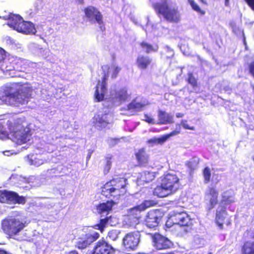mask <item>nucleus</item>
<instances>
[{
	"label": "nucleus",
	"mask_w": 254,
	"mask_h": 254,
	"mask_svg": "<svg viewBox=\"0 0 254 254\" xmlns=\"http://www.w3.org/2000/svg\"><path fill=\"white\" fill-rule=\"evenodd\" d=\"M33 88L28 82H12L4 86L0 93V100L8 105L27 104L32 98Z\"/></svg>",
	"instance_id": "obj_1"
},
{
	"label": "nucleus",
	"mask_w": 254,
	"mask_h": 254,
	"mask_svg": "<svg viewBox=\"0 0 254 254\" xmlns=\"http://www.w3.org/2000/svg\"><path fill=\"white\" fill-rule=\"evenodd\" d=\"M127 182L124 178H114L108 181L102 187L101 193L111 200L100 203L97 209L99 212H109L115 204L113 200H118L127 192Z\"/></svg>",
	"instance_id": "obj_2"
},
{
	"label": "nucleus",
	"mask_w": 254,
	"mask_h": 254,
	"mask_svg": "<svg viewBox=\"0 0 254 254\" xmlns=\"http://www.w3.org/2000/svg\"><path fill=\"white\" fill-rule=\"evenodd\" d=\"M4 121L0 122V138H5L9 134L11 139L17 145L26 143L30 140L32 135L31 130L22 125L20 119H11L6 122L8 131L4 128Z\"/></svg>",
	"instance_id": "obj_3"
},
{
	"label": "nucleus",
	"mask_w": 254,
	"mask_h": 254,
	"mask_svg": "<svg viewBox=\"0 0 254 254\" xmlns=\"http://www.w3.org/2000/svg\"><path fill=\"white\" fill-rule=\"evenodd\" d=\"M181 187L179 177L175 174L168 173L164 175L160 185L153 190L154 195L158 197H167L177 192Z\"/></svg>",
	"instance_id": "obj_4"
},
{
	"label": "nucleus",
	"mask_w": 254,
	"mask_h": 254,
	"mask_svg": "<svg viewBox=\"0 0 254 254\" xmlns=\"http://www.w3.org/2000/svg\"><path fill=\"white\" fill-rule=\"evenodd\" d=\"M157 15L169 23H177L181 20V14L177 7L171 6L167 0L153 4Z\"/></svg>",
	"instance_id": "obj_5"
},
{
	"label": "nucleus",
	"mask_w": 254,
	"mask_h": 254,
	"mask_svg": "<svg viewBox=\"0 0 254 254\" xmlns=\"http://www.w3.org/2000/svg\"><path fill=\"white\" fill-rule=\"evenodd\" d=\"M26 226V221L18 218L5 219L1 222L2 229L10 237L18 235Z\"/></svg>",
	"instance_id": "obj_6"
},
{
	"label": "nucleus",
	"mask_w": 254,
	"mask_h": 254,
	"mask_svg": "<svg viewBox=\"0 0 254 254\" xmlns=\"http://www.w3.org/2000/svg\"><path fill=\"white\" fill-rule=\"evenodd\" d=\"M168 228L174 225H178L182 227H190L193 225L192 219L186 212H173L170 215L166 222Z\"/></svg>",
	"instance_id": "obj_7"
},
{
	"label": "nucleus",
	"mask_w": 254,
	"mask_h": 254,
	"mask_svg": "<svg viewBox=\"0 0 254 254\" xmlns=\"http://www.w3.org/2000/svg\"><path fill=\"white\" fill-rule=\"evenodd\" d=\"M103 77L101 81L99 80L95 87L94 98L97 102H101L104 99L107 91V80L110 72V67L108 65L102 66Z\"/></svg>",
	"instance_id": "obj_8"
},
{
	"label": "nucleus",
	"mask_w": 254,
	"mask_h": 254,
	"mask_svg": "<svg viewBox=\"0 0 254 254\" xmlns=\"http://www.w3.org/2000/svg\"><path fill=\"white\" fill-rule=\"evenodd\" d=\"M156 204L154 201L145 200L140 204L137 205L128 210V217L130 223L134 225L139 223L141 218V212L146 209L154 206Z\"/></svg>",
	"instance_id": "obj_9"
},
{
	"label": "nucleus",
	"mask_w": 254,
	"mask_h": 254,
	"mask_svg": "<svg viewBox=\"0 0 254 254\" xmlns=\"http://www.w3.org/2000/svg\"><path fill=\"white\" fill-rule=\"evenodd\" d=\"M0 202L9 204H24L26 202V199L24 196L19 195L15 191L6 190H0Z\"/></svg>",
	"instance_id": "obj_10"
},
{
	"label": "nucleus",
	"mask_w": 254,
	"mask_h": 254,
	"mask_svg": "<svg viewBox=\"0 0 254 254\" xmlns=\"http://www.w3.org/2000/svg\"><path fill=\"white\" fill-rule=\"evenodd\" d=\"M99 234L95 231H90L78 238L76 243L75 247L78 249H85L92 243L96 241L99 238Z\"/></svg>",
	"instance_id": "obj_11"
},
{
	"label": "nucleus",
	"mask_w": 254,
	"mask_h": 254,
	"mask_svg": "<svg viewBox=\"0 0 254 254\" xmlns=\"http://www.w3.org/2000/svg\"><path fill=\"white\" fill-rule=\"evenodd\" d=\"M115 249L104 239L96 243L90 254H115Z\"/></svg>",
	"instance_id": "obj_12"
},
{
	"label": "nucleus",
	"mask_w": 254,
	"mask_h": 254,
	"mask_svg": "<svg viewBox=\"0 0 254 254\" xmlns=\"http://www.w3.org/2000/svg\"><path fill=\"white\" fill-rule=\"evenodd\" d=\"M227 216L228 213L225 206H220V208L216 210L215 223L220 229L223 228L224 224H226L227 226L231 224L230 218L227 217Z\"/></svg>",
	"instance_id": "obj_13"
},
{
	"label": "nucleus",
	"mask_w": 254,
	"mask_h": 254,
	"mask_svg": "<svg viewBox=\"0 0 254 254\" xmlns=\"http://www.w3.org/2000/svg\"><path fill=\"white\" fill-rule=\"evenodd\" d=\"M139 241L138 235L135 232L127 234L123 240L125 248L130 250H135L138 246Z\"/></svg>",
	"instance_id": "obj_14"
},
{
	"label": "nucleus",
	"mask_w": 254,
	"mask_h": 254,
	"mask_svg": "<svg viewBox=\"0 0 254 254\" xmlns=\"http://www.w3.org/2000/svg\"><path fill=\"white\" fill-rule=\"evenodd\" d=\"M152 239L153 245L157 250L167 249L170 247V241L159 233L152 235Z\"/></svg>",
	"instance_id": "obj_15"
},
{
	"label": "nucleus",
	"mask_w": 254,
	"mask_h": 254,
	"mask_svg": "<svg viewBox=\"0 0 254 254\" xmlns=\"http://www.w3.org/2000/svg\"><path fill=\"white\" fill-rule=\"evenodd\" d=\"M137 67L141 70L151 68L154 64L153 60L150 57L145 55H138L135 60Z\"/></svg>",
	"instance_id": "obj_16"
},
{
	"label": "nucleus",
	"mask_w": 254,
	"mask_h": 254,
	"mask_svg": "<svg viewBox=\"0 0 254 254\" xmlns=\"http://www.w3.org/2000/svg\"><path fill=\"white\" fill-rule=\"evenodd\" d=\"M160 213L157 210H150L148 211L145 218V223L149 228H154L158 226L161 219Z\"/></svg>",
	"instance_id": "obj_17"
},
{
	"label": "nucleus",
	"mask_w": 254,
	"mask_h": 254,
	"mask_svg": "<svg viewBox=\"0 0 254 254\" xmlns=\"http://www.w3.org/2000/svg\"><path fill=\"white\" fill-rule=\"evenodd\" d=\"M83 11L85 16L89 20L94 19L99 25L103 23V15L95 7L92 5L88 6L84 8Z\"/></svg>",
	"instance_id": "obj_18"
},
{
	"label": "nucleus",
	"mask_w": 254,
	"mask_h": 254,
	"mask_svg": "<svg viewBox=\"0 0 254 254\" xmlns=\"http://www.w3.org/2000/svg\"><path fill=\"white\" fill-rule=\"evenodd\" d=\"M219 191L214 187H209L205 193V197L208 201V209L213 208L218 202Z\"/></svg>",
	"instance_id": "obj_19"
},
{
	"label": "nucleus",
	"mask_w": 254,
	"mask_h": 254,
	"mask_svg": "<svg viewBox=\"0 0 254 254\" xmlns=\"http://www.w3.org/2000/svg\"><path fill=\"white\" fill-rule=\"evenodd\" d=\"M111 115L109 113L96 114L93 118V124L94 126L102 129L111 123Z\"/></svg>",
	"instance_id": "obj_20"
},
{
	"label": "nucleus",
	"mask_w": 254,
	"mask_h": 254,
	"mask_svg": "<svg viewBox=\"0 0 254 254\" xmlns=\"http://www.w3.org/2000/svg\"><path fill=\"white\" fill-rule=\"evenodd\" d=\"M134 156L137 161V166L139 167H145L148 164L149 155L144 147L138 149L134 153Z\"/></svg>",
	"instance_id": "obj_21"
},
{
	"label": "nucleus",
	"mask_w": 254,
	"mask_h": 254,
	"mask_svg": "<svg viewBox=\"0 0 254 254\" xmlns=\"http://www.w3.org/2000/svg\"><path fill=\"white\" fill-rule=\"evenodd\" d=\"M16 31L24 34H35L36 32L34 25L31 22L24 21L23 18Z\"/></svg>",
	"instance_id": "obj_22"
},
{
	"label": "nucleus",
	"mask_w": 254,
	"mask_h": 254,
	"mask_svg": "<svg viewBox=\"0 0 254 254\" xmlns=\"http://www.w3.org/2000/svg\"><path fill=\"white\" fill-rule=\"evenodd\" d=\"M2 18L7 20V25L12 28L13 29L17 30L19 26V23L22 19V17L19 15L10 13L7 16H4Z\"/></svg>",
	"instance_id": "obj_23"
},
{
	"label": "nucleus",
	"mask_w": 254,
	"mask_h": 254,
	"mask_svg": "<svg viewBox=\"0 0 254 254\" xmlns=\"http://www.w3.org/2000/svg\"><path fill=\"white\" fill-rule=\"evenodd\" d=\"M158 125L172 124L174 123L173 116L165 111L159 110L158 111Z\"/></svg>",
	"instance_id": "obj_24"
},
{
	"label": "nucleus",
	"mask_w": 254,
	"mask_h": 254,
	"mask_svg": "<svg viewBox=\"0 0 254 254\" xmlns=\"http://www.w3.org/2000/svg\"><path fill=\"white\" fill-rule=\"evenodd\" d=\"M112 219L113 217L112 216H107L104 218L101 219L99 223L95 224L93 228L99 230L101 233H103L104 231L105 228L108 225L112 226L113 225Z\"/></svg>",
	"instance_id": "obj_25"
},
{
	"label": "nucleus",
	"mask_w": 254,
	"mask_h": 254,
	"mask_svg": "<svg viewBox=\"0 0 254 254\" xmlns=\"http://www.w3.org/2000/svg\"><path fill=\"white\" fill-rule=\"evenodd\" d=\"M241 254H254V241H245L241 247Z\"/></svg>",
	"instance_id": "obj_26"
},
{
	"label": "nucleus",
	"mask_w": 254,
	"mask_h": 254,
	"mask_svg": "<svg viewBox=\"0 0 254 254\" xmlns=\"http://www.w3.org/2000/svg\"><path fill=\"white\" fill-rule=\"evenodd\" d=\"M139 45L141 49L146 54H149L152 52H156L158 51L159 49L157 45L153 46L144 41L139 43Z\"/></svg>",
	"instance_id": "obj_27"
},
{
	"label": "nucleus",
	"mask_w": 254,
	"mask_h": 254,
	"mask_svg": "<svg viewBox=\"0 0 254 254\" xmlns=\"http://www.w3.org/2000/svg\"><path fill=\"white\" fill-rule=\"evenodd\" d=\"M180 133V128L179 129H175L169 133L165 134L157 139V144H162L166 142L170 137L178 135Z\"/></svg>",
	"instance_id": "obj_28"
},
{
	"label": "nucleus",
	"mask_w": 254,
	"mask_h": 254,
	"mask_svg": "<svg viewBox=\"0 0 254 254\" xmlns=\"http://www.w3.org/2000/svg\"><path fill=\"white\" fill-rule=\"evenodd\" d=\"M156 175L154 172L145 171L140 176V180L145 183H148L155 179Z\"/></svg>",
	"instance_id": "obj_29"
},
{
	"label": "nucleus",
	"mask_w": 254,
	"mask_h": 254,
	"mask_svg": "<svg viewBox=\"0 0 254 254\" xmlns=\"http://www.w3.org/2000/svg\"><path fill=\"white\" fill-rule=\"evenodd\" d=\"M145 104L137 102L135 100L132 101L127 105V109L129 110H133L135 111H140L145 107Z\"/></svg>",
	"instance_id": "obj_30"
},
{
	"label": "nucleus",
	"mask_w": 254,
	"mask_h": 254,
	"mask_svg": "<svg viewBox=\"0 0 254 254\" xmlns=\"http://www.w3.org/2000/svg\"><path fill=\"white\" fill-rule=\"evenodd\" d=\"M112 156L106 157L105 158L104 164L103 166V172L104 175H107L110 172L112 167Z\"/></svg>",
	"instance_id": "obj_31"
},
{
	"label": "nucleus",
	"mask_w": 254,
	"mask_h": 254,
	"mask_svg": "<svg viewBox=\"0 0 254 254\" xmlns=\"http://www.w3.org/2000/svg\"><path fill=\"white\" fill-rule=\"evenodd\" d=\"M187 81L193 88H196L198 86L197 79L194 77L192 72H190L188 73Z\"/></svg>",
	"instance_id": "obj_32"
},
{
	"label": "nucleus",
	"mask_w": 254,
	"mask_h": 254,
	"mask_svg": "<svg viewBox=\"0 0 254 254\" xmlns=\"http://www.w3.org/2000/svg\"><path fill=\"white\" fill-rule=\"evenodd\" d=\"M188 1L191 6L192 9L194 11L197 12L201 15H203L205 14V11L203 9H201L199 6V5L195 2L194 0H188Z\"/></svg>",
	"instance_id": "obj_33"
},
{
	"label": "nucleus",
	"mask_w": 254,
	"mask_h": 254,
	"mask_svg": "<svg viewBox=\"0 0 254 254\" xmlns=\"http://www.w3.org/2000/svg\"><path fill=\"white\" fill-rule=\"evenodd\" d=\"M116 97L120 100H126L127 98V90L126 88H122L116 92Z\"/></svg>",
	"instance_id": "obj_34"
},
{
	"label": "nucleus",
	"mask_w": 254,
	"mask_h": 254,
	"mask_svg": "<svg viewBox=\"0 0 254 254\" xmlns=\"http://www.w3.org/2000/svg\"><path fill=\"white\" fill-rule=\"evenodd\" d=\"M205 183H208L210 181L211 170L208 167H205L202 171Z\"/></svg>",
	"instance_id": "obj_35"
},
{
	"label": "nucleus",
	"mask_w": 254,
	"mask_h": 254,
	"mask_svg": "<svg viewBox=\"0 0 254 254\" xmlns=\"http://www.w3.org/2000/svg\"><path fill=\"white\" fill-rule=\"evenodd\" d=\"M107 237L112 241L116 240L119 237V232L118 230L113 229L108 232Z\"/></svg>",
	"instance_id": "obj_36"
},
{
	"label": "nucleus",
	"mask_w": 254,
	"mask_h": 254,
	"mask_svg": "<svg viewBox=\"0 0 254 254\" xmlns=\"http://www.w3.org/2000/svg\"><path fill=\"white\" fill-rule=\"evenodd\" d=\"M164 55L167 59H171L174 56V52L173 49L168 46H166L164 52Z\"/></svg>",
	"instance_id": "obj_37"
},
{
	"label": "nucleus",
	"mask_w": 254,
	"mask_h": 254,
	"mask_svg": "<svg viewBox=\"0 0 254 254\" xmlns=\"http://www.w3.org/2000/svg\"><path fill=\"white\" fill-rule=\"evenodd\" d=\"M244 237L245 239L254 240V228L247 230L244 234Z\"/></svg>",
	"instance_id": "obj_38"
},
{
	"label": "nucleus",
	"mask_w": 254,
	"mask_h": 254,
	"mask_svg": "<svg viewBox=\"0 0 254 254\" xmlns=\"http://www.w3.org/2000/svg\"><path fill=\"white\" fill-rule=\"evenodd\" d=\"M247 70L249 74L254 79V60L248 64Z\"/></svg>",
	"instance_id": "obj_39"
},
{
	"label": "nucleus",
	"mask_w": 254,
	"mask_h": 254,
	"mask_svg": "<svg viewBox=\"0 0 254 254\" xmlns=\"http://www.w3.org/2000/svg\"><path fill=\"white\" fill-rule=\"evenodd\" d=\"M113 71L111 73L112 78H115L118 76V75L121 70V68L118 66L113 65L112 66Z\"/></svg>",
	"instance_id": "obj_40"
},
{
	"label": "nucleus",
	"mask_w": 254,
	"mask_h": 254,
	"mask_svg": "<svg viewBox=\"0 0 254 254\" xmlns=\"http://www.w3.org/2000/svg\"><path fill=\"white\" fill-rule=\"evenodd\" d=\"M5 58V55L4 51L1 48H0V68L3 69V64L4 60Z\"/></svg>",
	"instance_id": "obj_41"
},
{
	"label": "nucleus",
	"mask_w": 254,
	"mask_h": 254,
	"mask_svg": "<svg viewBox=\"0 0 254 254\" xmlns=\"http://www.w3.org/2000/svg\"><path fill=\"white\" fill-rule=\"evenodd\" d=\"M119 138H112L108 140V144L109 147H112L116 145L120 142Z\"/></svg>",
	"instance_id": "obj_42"
},
{
	"label": "nucleus",
	"mask_w": 254,
	"mask_h": 254,
	"mask_svg": "<svg viewBox=\"0 0 254 254\" xmlns=\"http://www.w3.org/2000/svg\"><path fill=\"white\" fill-rule=\"evenodd\" d=\"M233 201L231 199V196L227 195H222L221 202H223L225 204H230L232 203Z\"/></svg>",
	"instance_id": "obj_43"
},
{
	"label": "nucleus",
	"mask_w": 254,
	"mask_h": 254,
	"mask_svg": "<svg viewBox=\"0 0 254 254\" xmlns=\"http://www.w3.org/2000/svg\"><path fill=\"white\" fill-rule=\"evenodd\" d=\"M187 121L186 120H182L181 121V125H182L183 127L185 128V129H190V130H193L195 129V128L194 127H190V126L187 123Z\"/></svg>",
	"instance_id": "obj_44"
},
{
	"label": "nucleus",
	"mask_w": 254,
	"mask_h": 254,
	"mask_svg": "<svg viewBox=\"0 0 254 254\" xmlns=\"http://www.w3.org/2000/svg\"><path fill=\"white\" fill-rule=\"evenodd\" d=\"M48 174L51 177H57V175L54 174L60 173L56 168H52L47 171Z\"/></svg>",
	"instance_id": "obj_45"
},
{
	"label": "nucleus",
	"mask_w": 254,
	"mask_h": 254,
	"mask_svg": "<svg viewBox=\"0 0 254 254\" xmlns=\"http://www.w3.org/2000/svg\"><path fill=\"white\" fill-rule=\"evenodd\" d=\"M144 117H145L144 121L146 123H149V124H154L155 123V122L154 121V119L152 118H151L150 116L148 115L147 114H145Z\"/></svg>",
	"instance_id": "obj_46"
},
{
	"label": "nucleus",
	"mask_w": 254,
	"mask_h": 254,
	"mask_svg": "<svg viewBox=\"0 0 254 254\" xmlns=\"http://www.w3.org/2000/svg\"><path fill=\"white\" fill-rule=\"evenodd\" d=\"M252 10L254 11V0H244Z\"/></svg>",
	"instance_id": "obj_47"
},
{
	"label": "nucleus",
	"mask_w": 254,
	"mask_h": 254,
	"mask_svg": "<svg viewBox=\"0 0 254 254\" xmlns=\"http://www.w3.org/2000/svg\"><path fill=\"white\" fill-rule=\"evenodd\" d=\"M146 142L148 144L153 145L154 144L157 143V139L156 137H153L148 139Z\"/></svg>",
	"instance_id": "obj_48"
},
{
	"label": "nucleus",
	"mask_w": 254,
	"mask_h": 254,
	"mask_svg": "<svg viewBox=\"0 0 254 254\" xmlns=\"http://www.w3.org/2000/svg\"><path fill=\"white\" fill-rule=\"evenodd\" d=\"M184 116V114L182 113H178L176 114V117L178 118H182Z\"/></svg>",
	"instance_id": "obj_49"
},
{
	"label": "nucleus",
	"mask_w": 254,
	"mask_h": 254,
	"mask_svg": "<svg viewBox=\"0 0 254 254\" xmlns=\"http://www.w3.org/2000/svg\"><path fill=\"white\" fill-rule=\"evenodd\" d=\"M192 163L191 162H188L187 163V165L190 168H192Z\"/></svg>",
	"instance_id": "obj_50"
},
{
	"label": "nucleus",
	"mask_w": 254,
	"mask_h": 254,
	"mask_svg": "<svg viewBox=\"0 0 254 254\" xmlns=\"http://www.w3.org/2000/svg\"><path fill=\"white\" fill-rule=\"evenodd\" d=\"M79 4H83L84 3V0H76Z\"/></svg>",
	"instance_id": "obj_51"
},
{
	"label": "nucleus",
	"mask_w": 254,
	"mask_h": 254,
	"mask_svg": "<svg viewBox=\"0 0 254 254\" xmlns=\"http://www.w3.org/2000/svg\"><path fill=\"white\" fill-rule=\"evenodd\" d=\"M229 0H225V4L226 6L229 5Z\"/></svg>",
	"instance_id": "obj_52"
},
{
	"label": "nucleus",
	"mask_w": 254,
	"mask_h": 254,
	"mask_svg": "<svg viewBox=\"0 0 254 254\" xmlns=\"http://www.w3.org/2000/svg\"><path fill=\"white\" fill-rule=\"evenodd\" d=\"M136 254H145V253H138Z\"/></svg>",
	"instance_id": "obj_53"
},
{
	"label": "nucleus",
	"mask_w": 254,
	"mask_h": 254,
	"mask_svg": "<svg viewBox=\"0 0 254 254\" xmlns=\"http://www.w3.org/2000/svg\"><path fill=\"white\" fill-rule=\"evenodd\" d=\"M252 89L254 91V85L253 86H252Z\"/></svg>",
	"instance_id": "obj_54"
},
{
	"label": "nucleus",
	"mask_w": 254,
	"mask_h": 254,
	"mask_svg": "<svg viewBox=\"0 0 254 254\" xmlns=\"http://www.w3.org/2000/svg\"><path fill=\"white\" fill-rule=\"evenodd\" d=\"M167 128H168V127H165L164 128V129H167Z\"/></svg>",
	"instance_id": "obj_55"
},
{
	"label": "nucleus",
	"mask_w": 254,
	"mask_h": 254,
	"mask_svg": "<svg viewBox=\"0 0 254 254\" xmlns=\"http://www.w3.org/2000/svg\"><path fill=\"white\" fill-rule=\"evenodd\" d=\"M209 254H211V253H209Z\"/></svg>",
	"instance_id": "obj_56"
}]
</instances>
